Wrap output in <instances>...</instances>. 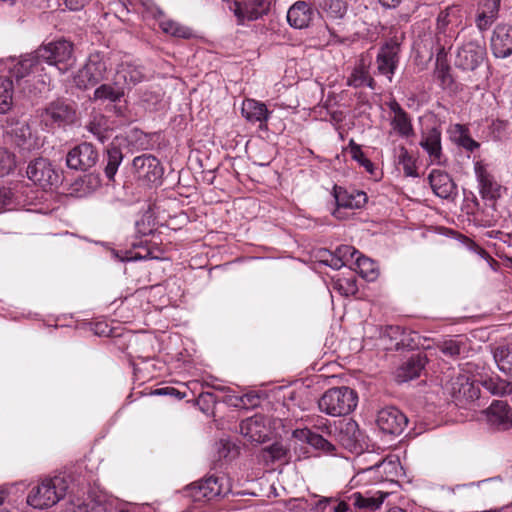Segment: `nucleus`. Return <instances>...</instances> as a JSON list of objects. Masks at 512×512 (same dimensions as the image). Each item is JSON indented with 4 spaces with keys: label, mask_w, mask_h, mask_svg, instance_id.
I'll list each match as a JSON object with an SVG mask.
<instances>
[{
    "label": "nucleus",
    "mask_w": 512,
    "mask_h": 512,
    "mask_svg": "<svg viewBox=\"0 0 512 512\" xmlns=\"http://www.w3.org/2000/svg\"><path fill=\"white\" fill-rule=\"evenodd\" d=\"M461 23V8L457 5L449 6L438 14L435 34L425 43L431 54L435 53L438 58L446 56V51L452 47L457 37V28Z\"/></svg>",
    "instance_id": "nucleus-1"
},
{
    "label": "nucleus",
    "mask_w": 512,
    "mask_h": 512,
    "mask_svg": "<svg viewBox=\"0 0 512 512\" xmlns=\"http://www.w3.org/2000/svg\"><path fill=\"white\" fill-rule=\"evenodd\" d=\"M357 393L346 386L328 389L318 400L321 412L333 416H346L357 407Z\"/></svg>",
    "instance_id": "nucleus-2"
},
{
    "label": "nucleus",
    "mask_w": 512,
    "mask_h": 512,
    "mask_svg": "<svg viewBox=\"0 0 512 512\" xmlns=\"http://www.w3.org/2000/svg\"><path fill=\"white\" fill-rule=\"evenodd\" d=\"M67 489L68 482L62 476L45 479L30 491L27 503L37 509L52 507L65 497Z\"/></svg>",
    "instance_id": "nucleus-3"
},
{
    "label": "nucleus",
    "mask_w": 512,
    "mask_h": 512,
    "mask_svg": "<svg viewBox=\"0 0 512 512\" xmlns=\"http://www.w3.org/2000/svg\"><path fill=\"white\" fill-rule=\"evenodd\" d=\"M36 52L42 64L54 66L62 74L73 68L76 62L73 43L64 39L42 45Z\"/></svg>",
    "instance_id": "nucleus-4"
},
{
    "label": "nucleus",
    "mask_w": 512,
    "mask_h": 512,
    "mask_svg": "<svg viewBox=\"0 0 512 512\" xmlns=\"http://www.w3.org/2000/svg\"><path fill=\"white\" fill-rule=\"evenodd\" d=\"M110 68V59L106 54L91 53L84 67L74 76V83L80 89L94 87L107 79Z\"/></svg>",
    "instance_id": "nucleus-5"
},
{
    "label": "nucleus",
    "mask_w": 512,
    "mask_h": 512,
    "mask_svg": "<svg viewBox=\"0 0 512 512\" xmlns=\"http://www.w3.org/2000/svg\"><path fill=\"white\" fill-rule=\"evenodd\" d=\"M38 116L40 123L45 126V128L52 130L74 123L76 110L68 101L57 99L39 110Z\"/></svg>",
    "instance_id": "nucleus-6"
},
{
    "label": "nucleus",
    "mask_w": 512,
    "mask_h": 512,
    "mask_svg": "<svg viewBox=\"0 0 512 512\" xmlns=\"http://www.w3.org/2000/svg\"><path fill=\"white\" fill-rule=\"evenodd\" d=\"M228 492H230V486L225 477L210 476L189 488L190 497L195 502L211 501Z\"/></svg>",
    "instance_id": "nucleus-7"
},
{
    "label": "nucleus",
    "mask_w": 512,
    "mask_h": 512,
    "mask_svg": "<svg viewBox=\"0 0 512 512\" xmlns=\"http://www.w3.org/2000/svg\"><path fill=\"white\" fill-rule=\"evenodd\" d=\"M486 48L478 41H467L458 49L455 65L466 71L476 70L485 60Z\"/></svg>",
    "instance_id": "nucleus-8"
},
{
    "label": "nucleus",
    "mask_w": 512,
    "mask_h": 512,
    "mask_svg": "<svg viewBox=\"0 0 512 512\" xmlns=\"http://www.w3.org/2000/svg\"><path fill=\"white\" fill-rule=\"evenodd\" d=\"M400 45L396 40L383 44L376 56L377 73L384 75L391 82L399 64Z\"/></svg>",
    "instance_id": "nucleus-9"
},
{
    "label": "nucleus",
    "mask_w": 512,
    "mask_h": 512,
    "mask_svg": "<svg viewBox=\"0 0 512 512\" xmlns=\"http://www.w3.org/2000/svg\"><path fill=\"white\" fill-rule=\"evenodd\" d=\"M27 176L43 189L50 188L59 182L60 176L48 159L37 158L27 167Z\"/></svg>",
    "instance_id": "nucleus-10"
},
{
    "label": "nucleus",
    "mask_w": 512,
    "mask_h": 512,
    "mask_svg": "<svg viewBox=\"0 0 512 512\" xmlns=\"http://www.w3.org/2000/svg\"><path fill=\"white\" fill-rule=\"evenodd\" d=\"M98 158L96 148L91 143L83 142L67 153L66 164L70 169L87 171L97 163Z\"/></svg>",
    "instance_id": "nucleus-11"
},
{
    "label": "nucleus",
    "mask_w": 512,
    "mask_h": 512,
    "mask_svg": "<svg viewBox=\"0 0 512 512\" xmlns=\"http://www.w3.org/2000/svg\"><path fill=\"white\" fill-rule=\"evenodd\" d=\"M132 166L138 179L147 183H159L164 173L160 161L151 154L135 157Z\"/></svg>",
    "instance_id": "nucleus-12"
},
{
    "label": "nucleus",
    "mask_w": 512,
    "mask_h": 512,
    "mask_svg": "<svg viewBox=\"0 0 512 512\" xmlns=\"http://www.w3.org/2000/svg\"><path fill=\"white\" fill-rule=\"evenodd\" d=\"M271 0H244L235 1L230 9L233 11L238 22L254 21L267 14L270 10Z\"/></svg>",
    "instance_id": "nucleus-13"
},
{
    "label": "nucleus",
    "mask_w": 512,
    "mask_h": 512,
    "mask_svg": "<svg viewBox=\"0 0 512 512\" xmlns=\"http://www.w3.org/2000/svg\"><path fill=\"white\" fill-rule=\"evenodd\" d=\"M376 423L382 432L399 435L405 429L408 419L398 408L391 406L378 412Z\"/></svg>",
    "instance_id": "nucleus-14"
},
{
    "label": "nucleus",
    "mask_w": 512,
    "mask_h": 512,
    "mask_svg": "<svg viewBox=\"0 0 512 512\" xmlns=\"http://www.w3.org/2000/svg\"><path fill=\"white\" fill-rule=\"evenodd\" d=\"M43 71V64L36 51L21 57L9 67L10 76L17 82L31 75L40 77Z\"/></svg>",
    "instance_id": "nucleus-15"
},
{
    "label": "nucleus",
    "mask_w": 512,
    "mask_h": 512,
    "mask_svg": "<svg viewBox=\"0 0 512 512\" xmlns=\"http://www.w3.org/2000/svg\"><path fill=\"white\" fill-rule=\"evenodd\" d=\"M389 494L383 491L361 493L351 492L347 495V500L357 511H376L383 504Z\"/></svg>",
    "instance_id": "nucleus-16"
},
{
    "label": "nucleus",
    "mask_w": 512,
    "mask_h": 512,
    "mask_svg": "<svg viewBox=\"0 0 512 512\" xmlns=\"http://www.w3.org/2000/svg\"><path fill=\"white\" fill-rule=\"evenodd\" d=\"M491 51L497 58H506L512 54V26L499 24L493 31L490 41Z\"/></svg>",
    "instance_id": "nucleus-17"
},
{
    "label": "nucleus",
    "mask_w": 512,
    "mask_h": 512,
    "mask_svg": "<svg viewBox=\"0 0 512 512\" xmlns=\"http://www.w3.org/2000/svg\"><path fill=\"white\" fill-rule=\"evenodd\" d=\"M419 144L428 154L432 164L442 165L445 163L441 146V131L438 128L432 127L424 131Z\"/></svg>",
    "instance_id": "nucleus-18"
},
{
    "label": "nucleus",
    "mask_w": 512,
    "mask_h": 512,
    "mask_svg": "<svg viewBox=\"0 0 512 512\" xmlns=\"http://www.w3.org/2000/svg\"><path fill=\"white\" fill-rule=\"evenodd\" d=\"M474 171L482 197L488 200H494L499 197L500 185L488 171L487 165L481 161H477L474 164Z\"/></svg>",
    "instance_id": "nucleus-19"
},
{
    "label": "nucleus",
    "mask_w": 512,
    "mask_h": 512,
    "mask_svg": "<svg viewBox=\"0 0 512 512\" xmlns=\"http://www.w3.org/2000/svg\"><path fill=\"white\" fill-rule=\"evenodd\" d=\"M334 198L336 201L337 209L333 215L340 218V208L359 209L367 202L366 193L363 191L353 190L348 192L342 187H334Z\"/></svg>",
    "instance_id": "nucleus-20"
},
{
    "label": "nucleus",
    "mask_w": 512,
    "mask_h": 512,
    "mask_svg": "<svg viewBox=\"0 0 512 512\" xmlns=\"http://www.w3.org/2000/svg\"><path fill=\"white\" fill-rule=\"evenodd\" d=\"M240 433L251 442H264L269 433L264 416L254 415L243 420L240 424Z\"/></svg>",
    "instance_id": "nucleus-21"
},
{
    "label": "nucleus",
    "mask_w": 512,
    "mask_h": 512,
    "mask_svg": "<svg viewBox=\"0 0 512 512\" xmlns=\"http://www.w3.org/2000/svg\"><path fill=\"white\" fill-rule=\"evenodd\" d=\"M115 84L120 85L123 89L131 88L145 79V73L142 66L132 62H122L114 76Z\"/></svg>",
    "instance_id": "nucleus-22"
},
{
    "label": "nucleus",
    "mask_w": 512,
    "mask_h": 512,
    "mask_svg": "<svg viewBox=\"0 0 512 512\" xmlns=\"http://www.w3.org/2000/svg\"><path fill=\"white\" fill-rule=\"evenodd\" d=\"M362 439L363 435L354 420L350 419L341 425L338 440L343 447L352 452H357L362 448Z\"/></svg>",
    "instance_id": "nucleus-23"
},
{
    "label": "nucleus",
    "mask_w": 512,
    "mask_h": 512,
    "mask_svg": "<svg viewBox=\"0 0 512 512\" xmlns=\"http://www.w3.org/2000/svg\"><path fill=\"white\" fill-rule=\"evenodd\" d=\"M314 11L305 1H296L287 12V21L295 29H303L309 26Z\"/></svg>",
    "instance_id": "nucleus-24"
},
{
    "label": "nucleus",
    "mask_w": 512,
    "mask_h": 512,
    "mask_svg": "<svg viewBox=\"0 0 512 512\" xmlns=\"http://www.w3.org/2000/svg\"><path fill=\"white\" fill-rule=\"evenodd\" d=\"M427 358L423 354H416L405 361L396 371V380L399 383L413 380L420 376L424 369Z\"/></svg>",
    "instance_id": "nucleus-25"
},
{
    "label": "nucleus",
    "mask_w": 512,
    "mask_h": 512,
    "mask_svg": "<svg viewBox=\"0 0 512 512\" xmlns=\"http://www.w3.org/2000/svg\"><path fill=\"white\" fill-rule=\"evenodd\" d=\"M394 116L391 119V126L393 130L401 137H410L413 135V126L407 112L401 107L396 100H391L387 103Z\"/></svg>",
    "instance_id": "nucleus-26"
},
{
    "label": "nucleus",
    "mask_w": 512,
    "mask_h": 512,
    "mask_svg": "<svg viewBox=\"0 0 512 512\" xmlns=\"http://www.w3.org/2000/svg\"><path fill=\"white\" fill-rule=\"evenodd\" d=\"M500 0H480L476 25L480 31H486L497 19Z\"/></svg>",
    "instance_id": "nucleus-27"
},
{
    "label": "nucleus",
    "mask_w": 512,
    "mask_h": 512,
    "mask_svg": "<svg viewBox=\"0 0 512 512\" xmlns=\"http://www.w3.org/2000/svg\"><path fill=\"white\" fill-rule=\"evenodd\" d=\"M347 85L353 88L368 87L372 90L376 87V82L369 72V63L361 58L353 68L350 76L347 78Z\"/></svg>",
    "instance_id": "nucleus-28"
},
{
    "label": "nucleus",
    "mask_w": 512,
    "mask_h": 512,
    "mask_svg": "<svg viewBox=\"0 0 512 512\" xmlns=\"http://www.w3.org/2000/svg\"><path fill=\"white\" fill-rule=\"evenodd\" d=\"M428 179L434 194L440 198L447 199L455 191L456 186L446 172L433 170Z\"/></svg>",
    "instance_id": "nucleus-29"
},
{
    "label": "nucleus",
    "mask_w": 512,
    "mask_h": 512,
    "mask_svg": "<svg viewBox=\"0 0 512 512\" xmlns=\"http://www.w3.org/2000/svg\"><path fill=\"white\" fill-rule=\"evenodd\" d=\"M242 116L250 123L267 122L271 112L267 109L266 105L260 101L254 99H245L241 107Z\"/></svg>",
    "instance_id": "nucleus-30"
},
{
    "label": "nucleus",
    "mask_w": 512,
    "mask_h": 512,
    "mask_svg": "<svg viewBox=\"0 0 512 512\" xmlns=\"http://www.w3.org/2000/svg\"><path fill=\"white\" fill-rule=\"evenodd\" d=\"M451 393L455 400H474L478 398V389L465 375H459L451 382Z\"/></svg>",
    "instance_id": "nucleus-31"
},
{
    "label": "nucleus",
    "mask_w": 512,
    "mask_h": 512,
    "mask_svg": "<svg viewBox=\"0 0 512 512\" xmlns=\"http://www.w3.org/2000/svg\"><path fill=\"white\" fill-rule=\"evenodd\" d=\"M489 420L505 428L512 426V412L506 401L494 400L488 407Z\"/></svg>",
    "instance_id": "nucleus-32"
},
{
    "label": "nucleus",
    "mask_w": 512,
    "mask_h": 512,
    "mask_svg": "<svg viewBox=\"0 0 512 512\" xmlns=\"http://www.w3.org/2000/svg\"><path fill=\"white\" fill-rule=\"evenodd\" d=\"M124 96V89L122 86L115 84V78L112 84L103 83L99 85L93 93V101H109L115 103L121 100Z\"/></svg>",
    "instance_id": "nucleus-33"
},
{
    "label": "nucleus",
    "mask_w": 512,
    "mask_h": 512,
    "mask_svg": "<svg viewBox=\"0 0 512 512\" xmlns=\"http://www.w3.org/2000/svg\"><path fill=\"white\" fill-rule=\"evenodd\" d=\"M480 383L491 394L507 396L512 401V383L507 382L497 375L483 377L480 379Z\"/></svg>",
    "instance_id": "nucleus-34"
},
{
    "label": "nucleus",
    "mask_w": 512,
    "mask_h": 512,
    "mask_svg": "<svg viewBox=\"0 0 512 512\" xmlns=\"http://www.w3.org/2000/svg\"><path fill=\"white\" fill-rule=\"evenodd\" d=\"M293 435L300 441L307 442L315 449L322 450L325 452H329L333 449V445L329 441L324 439L321 435L316 434L307 428L297 429L294 431Z\"/></svg>",
    "instance_id": "nucleus-35"
},
{
    "label": "nucleus",
    "mask_w": 512,
    "mask_h": 512,
    "mask_svg": "<svg viewBox=\"0 0 512 512\" xmlns=\"http://www.w3.org/2000/svg\"><path fill=\"white\" fill-rule=\"evenodd\" d=\"M497 367L506 375H512V343L502 344L493 350Z\"/></svg>",
    "instance_id": "nucleus-36"
},
{
    "label": "nucleus",
    "mask_w": 512,
    "mask_h": 512,
    "mask_svg": "<svg viewBox=\"0 0 512 512\" xmlns=\"http://www.w3.org/2000/svg\"><path fill=\"white\" fill-rule=\"evenodd\" d=\"M160 29L173 37L189 39L193 37L194 33L191 28L185 26L175 20L168 19L164 16L159 22Z\"/></svg>",
    "instance_id": "nucleus-37"
},
{
    "label": "nucleus",
    "mask_w": 512,
    "mask_h": 512,
    "mask_svg": "<svg viewBox=\"0 0 512 512\" xmlns=\"http://www.w3.org/2000/svg\"><path fill=\"white\" fill-rule=\"evenodd\" d=\"M123 160V154L119 147L111 146L107 149L105 175L109 180H113L118 168Z\"/></svg>",
    "instance_id": "nucleus-38"
},
{
    "label": "nucleus",
    "mask_w": 512,
    "mask_h": 512,
    "mask_svg": "<svg viewBox=\"0 0 512 512\" xmlns=\"http://www.w3.org/2000/svg\"><path fill=\"white\" fill-rule=\"evenodd\" d=\"M355 264L360 276L367 281H374L378 277V266L374 260L360 254L356 257Z\"/></svg>",
    "instance_id": "nucleus-39"
},
{
    "label": "nucleus",
    "mask_w": 512,
    "mask_h": 512,
    "mask_svg": "<svg viewBox=\"0 0 512 512\" xmlns=\"http://www.w3.org/2000/svg\"><path fill=\"white\" fill-rule=\"evenodd\" d=\"M287 448L279 442L263 448L259 453V459L266 464L283 460L287 455Z\"/></svg>",
    "instance_id": "nucleus-40"
},
{
    "label": "nucleus",
    "mask_w": 512,
    "mask_h": 512,
    "mask_svg": "<svg viewBox=\"0 0 512 512\" xmlns=\"http://www.w3.org/2000/svg\"><path fill=\"white\" fill-rule=\"evenodd\" d=\"M13 82L10 78L0 77V113H6L12 106Z\"/></svg>",
    "instance_id": "nucleus-41"
},
{
    "label": "nucleus",
    "mask_w": 512,
    "mask_h": 512,
    "mask_svg": "<svg viewBox=\"0 0 512 512\" xmlns=\"http://www.w3.org/2000/svg\"><path fill=\"white\" fill-rule=\"evenodd\" d=\"M349 153L353 160L357 161L369 173L374 172V164L365 156L360 145L356 144L354 140L349 142Z\"/></svg>",
    "instance_id": "nucleus-42"
},
{
    "label": "nucleus",
    "mask_w": 512,
    "mask_h": 512,
    "mask_svg": "<svg viewBox=\"0 0 512 512\" xmlns=\"http://www.w3.org/2000/svg\"><path fill=\"white\" fill-rule=\"evenodd\" d=\"M16 167L15 155L6 148H0V176H6Z\"/></svg>",
    "instance_id": "nucleus-43"
},
{
    "label": "nucleus",
    "mask_w": 512,
    "mask_h": 512,
    "mask_svg": "<svg viewBox=\"0 0 512 512\" xmlns=\"http://www.w3.org/2000/svg\"><path fill=\"white\" fill-rule=\"evenodd\" d=\"M441 352L449 357L460 356L465 351V344L457 339H447L440 345Z\"/></svg>",
    "instance_id": "nucleus-44"
},
{
    "label": "nucleus",
    "mask_w": 512,
    "mask_h": 512,
    "mask_svg": "<svg viewBox=\"0 0 512 512\" xmlns=\"http://www.w3.org/2000/svg\"><path fill=\"white\" fill-rule=\"evenodd\" d=\"M443 57L444 56L440 58L437 57L438 64L435 69V77L443 88H447L451 86L453 79L450 74L449 66L443 62H440Z\"/></svg>",
    "instance_id": "nucleus-45"
},
{
    "label": "nucleus",
    "mask_w": 512,
    "mask_h": 512,
    "mask_svg": "<svg viewBox=\"0 0 512 512\" xmlns=\"http://www.w3.org/2000/svg\"><path fill=\"white\" fill-rule=\"evenodd\" d=\"M398 163L402 165L406 176H416V169L412 157L406 148L401 147L398 155Z\"/></svg>",
    "instance_id": "nucleus-46"
},
{
    "label": "nucleus",
    "mask_w": 512,
    "mask_h": 512,
    "mask_svg": "<svg viewBox=\"0 0 512 512\" xmlns=\"http://www.w3.org/2000/svg\"><path fill=\"white\" fill-rule=\"evenodd\" d=\"M334 289H337L342 295L349 296L357 292L356 282L352 278H340L334 283Z\"/></svg>",
    "instance_id": "nucleus-47"
},
{
    "label": "nucleus",
    "mask_w": 512,
    "mask_h": 512,
    "mask_svg": "<svg viewBox=\"0 0 512 512\" xmlns=\"http://www.w3.org/2000/svg\"><path fill=\"white\" fill-rule=\"evenodd\" d=\"M141 5L143 6L144 13L147 17H152L158 20V22L164 18V12L153 2V0H141Z\"/></svg>",
    "instance_id": "nucleus-48"
},
{
    "label": "nucleus",
    "mask_w": 512,
    "mask_h": 512,
    "mask_svg": "<svg viewBox=\"0 0 512 512\" xmlns=\"http://www.w3.org/2000/svg\"><path fill=\"white\" fill-rule=\"evenodd\" d=\"M335 253L339 256L341 260H343L344 264L346 265L349 261L355 260L356 257L360 255V252L356 250L354 247L349 245H342L339 246Z\"/></svg>",
    "instance_id": "nucleus-49"
},
{
    "label": "nucleus",
    "mask_w": 512,
    "mask_h": 512,
    "mask_svg": "<svg viewBox=\"0 0 512 512\" xmlns=\"http://www.w3.org/2000/svg\"><path fill=\"white\" fill-rule=\"evenodd\" d=\"M324 256H328V259H322L321 262L333 269H340L345 266L343 260L339 258V256L335 252H330L328 250H323Z\"/></svg>",
    "instance_id": "nucleus-50"
},
{
    "label": "nucleus",
    "mask_w": 512,
    "mask_h": 512,
    "mask_svg": "<svg viewBox=\"0 0 512 512\" xmlns=\"http://www.w3.org/2000/svg\"><path fill=\"white\" fill-rule=\"evenodd\" d=\"M451 139L457 144H461V140L468 135V130L461 124H455L450 129Z\"/></svg>",
    "instance_id": "nucleus-51"
},
{
    "label": "nucleus",
    "mask_w": 512,
    "mask_h": 512,
    "mask_svg": "<svg viewBox=\"0 0 512 512\" xmlns=\"http://www.w3.org/2000/svg\"><path fill=\"white\" fill-rule=\"evenodd\" d=\"M239 406L242 407H255L259 404V396L256 392L251 391L239 398Z\"/></svg>",
    "instance_id": "nucleus-52"
},
{
    "label": "nucleus",
    "mask_w": 512,
    "mask_h": 512,
    "mask_svg": "<svg viewBox=\"0 0 512 512\" xmlns=\"http://www.w3.org/2000/svg\"><path fill=\"white\" fill-rule=\"evenodd\" d=\"M349 493H346L342 496L341 500L338 502V504L334 507V512H352V509L350 506V502L347 500V495Z\"/></svg>",
    "instance_id": "nucleus-53"
},
{
    "label": "nucleus",
    "mask_w": 512,
    "mask_h": 512,
    "mask_svg": "<svg viewBox=\"0 0 512 512\" xmlns=\"http://www.w3.org/2000/svg\"><path fill=\"white\" fill-rule=\"evenodd\" d=\"M154 394L155 395H171V396H175L179 399H182L184 397V395H182L177 389H175L173 387H164V388L156 389L154 391Z\"/></svg>",
    "instance_id": "nucleus-54"
},
{
    "label": "nucleus",
    "mask_w": 512,
    "mask_h": 512,
    "mask_svg": "<svg viewBox=\"0 0 512 512\" xmlns=\"http://www.w3.org/2000/svg\"><path fill=\"white\" fill-rule=\"evenodd\" d=\"M466 149L467 151H474L479 147V143L470 137L468 134L464 139L461 140V144L459 145Z\"/></svg>",
    "instance_id": "nucleus-55"
},
{
    "label": "nucleus",
    "mask_w": 512,
    "mask_h": 512,
    "mask_svg": "<svg viewBox=\"0 0 512 512\" xmlns=\"http://www.w3.org/2000/svg\"><path fill=\"white\" fill-rule=\"evenodd\" d=\"M64 1H65L66 6L70 10H73V11L82 9L89 2V0H64Z\"/></svg>",
    "instance_id": "nucleus-56"
},
{
    "label": "nucleus",
    "mask_w": 512,
    "mask_h": 512,
    "mask_svg": "<svg viewBox=\"0 0 512 512\" xmlns=\"http://www.w3.org/2000/svg\"><path fill=\"white\" fill-rule=\"evenodd\" d=\"M379 3L386 8H396L402 0H378Z\"/></svg>",
    "instance_id": "nucleus-57"
},
{
    "label": "nucleus",
    "mask_w": 512,
    "mask_h": 512,
    "mask_svg": "<svg viewBox=\"0 0 512 512\" xmlns=\"http://www.w3.org/2000/svg\"><path fill=\"white\" fill-rule=\"evenodd\" d=\"M476 251L479 254V256H481L482 258H484V259L490 258L488 253L483 248L476 246Z\"/></svg>",
    "instance_id": "nucleus-58"
},
{
    "label": "nucleus",
    "mask_w": 512,
    "mask_h": 512,
    "mask_svg": "<svg viewBox=\"0 0 512 512\" xmlns=\"http://www.w3.org/2000/svg\"><path fill=\"white\" fill-rule=\"evenodd\" d=\"M385 512H407V511L400 507L394 506V507L387 509Z\"/></svg>",
    "instance_id": "nucleus-59"
},
{
    "label": "nucleus",
    "mask_w": 512,
    "mask_h": 512,
    "mask_svg": "<svg viewBox=\"0 0 512 512\" xmlns=\"http://www.w3.org/2000/svg\"><path fill=\"white\" fill-rule=\"evenodd\" d=\"M332 118H333V120H335L337 122L341 121L342 120V113L341 112H334L332 114Z\"/></svg>",
    "instance_id": "nucleus-60"
},
{
    "label": "nucleus",
    "mask_w": 512,
    "mask_h": 512,
    "mask_svg": "<svg viewBox=\"0 0 512 512\" xmlns=\"http://www.w3.org/2000/svg\"><path fill=\"white\" fill-rule=\"evenodd\" d=\"M7 498V494L4 491L0 490V505L4 504Z\"/></svg>",
    "instance_id": "nucleus-61"
},
{
    "label": "nucleus",
    "mask_w": 512,
    "mask_h": 512,
    "mask_svg": "<svg viewBox=\"0 0 512 512\" xmlns=\"http://www.w3.org/2000/svg\"><path fill=\"white\" fill-rule=\"evenodd\" d=\"M382 463H383V462H379V463L375 464L374 466H371V467H369V468L365 469V471H370V470H372V469H373V468H375V467H379Z\"/></svg>",
    "instance_id": "nucleus-62"
},
{
    "label": "nucleus",
    "mask_w": 512,
    "mask_h": 512,
    "mask_svg": "<svg viewBox=\"0 0 512 512\" xmlns=\"http://www.w3.org/2000/svg\"><path fill=\"white\" fill-rule=\"evenodd\" d=\"M319 254H320V255H319V257H320V261H321L322 259H328V256H324L323 251H320V253H319Z\"/></svg>",
    "instance_id": "nucleus-63"
},
{
    "label": "nucleus",
    "mask_w": 512,
    "mask_h": 512,
    "mask_svg": "<svg viewBox=\"0 0 512 512\" xmlns=\"http://www.w3.org/2000/svg\"><path fill=\"white\" fill-rule=\"evenodd\" d=\"M215 389H217L219 391H225L226 390V388L222 387V386H215Z\"/></svg>",
    "instance_id": "nucleus-64"
}]
</instances>
